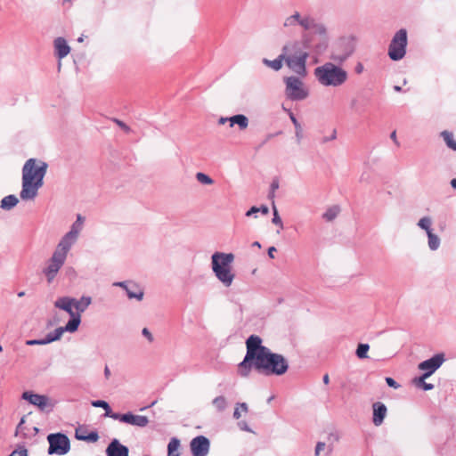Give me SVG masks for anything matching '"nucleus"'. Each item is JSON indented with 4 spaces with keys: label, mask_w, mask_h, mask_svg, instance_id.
<instances>
[{
    "label": "nucleus",
    "mask_w": 456,
    "mask_h": 456,
    "mask_svg": "<svg viewBox=\"0 0 456 456\" xmlns=\"http://www.w3.org/2000/svg\"><path fill=\"white\" fill-rule=\"evenodd\" d=\"M83 216L81 215H77V219L71 224L69 231L61 237L53 251L67 259L69 250L77 241L78 236L83 229Z\"/></svg>",
    "instance_id": "nucleus-6"
},
{
    "label": "nucleus",
    "mask_w": 456,
    "mask_h": 456,
    "mask_svg": "<svg viewBox=\"0 0 456 456\" xmlns=\"http://www.w3.org/2000/svg\"><path fill=\"white\" fill-rule=\"evenodd\" d=\"M26 344L28 345V346H43V345H45L44 338L27 340Z\"/></svg>",
    "instance_id": "nucleus-45"
},
{
    "label": "nucleus",
    "mask_w": 456,
    "mask_h": 456,
    "mask_svg": "<svg viewBox=\"0 0 456 456\" xmlns=\"http://www.w3.org/2000/svg\"><path fill=\"white\" fill-rule=\"evenodd\" d=\"M213 273L218 281H220L225 288L231 287L235 279V273L232 270V266L221 269L219 271L214 272Z\"/></svg>",
    "instance_id": "nucleus-22"
},
{
    "label": "nucleus",
    "mask_w": 456,
    "mask_h": 456,
    "mask_svg": "<svg viewBox=\"0 0 456 456\" xmlns=\"http://www.w3.org/2000/svg\"><path fill=\"white\" fill-rule=\"evenodd\" d=\"M274 252H276V248L272 246L268 248V256L270 258H274Z\"/></svg>",
    "instance_id": "nucleus-55"
},
{
    "label": "nucleus",
    "mask_w": 456,
    "mask_h": 456,
    "mask_svg": "<svg viewBox=\"0 0 456 456\" xmlns=\"http://www.w3.org/2000/svg\"><path fill=\"white\" fill-rule=\"evenodd\" d=\"M258 211L263 215H267L269 213V208L265 205H262L261 207H258Z\"/></svg>",
    "instance_id": "nucleus-54"
},
{
    "label": "nucleus",
    "mask_w": 456,
    "mask_h": 456,
    "mask_svg": "<svg viewBox=\"0 0 456 456\" xmlns=\"http://www.w3.org/2000/svg\"><path fill=\"white\" fill-rule=\"evenodd\" d=\"M226 122H229V118L221 117L218 120V124L224 125Z\"/></svg>",
    "instance_id": "nucleus-58"
},
{
    "label": "nucleus",
    "mask_w": 456,
    "mask_h": 456,
    "mask_svg": "<svg viewBox=\"0 0 456 456\" xmlns=\"http://www.w3.org/2000/svg\"><path fill=\"white\" fill-rule=\"evenodd\" d=\"M340 212L338 206H332L329 208L322 215V218L328 222L333 221Z\"/></svg>",
    "instance_id": "nucleus-33"
},
{
    "label": "nucleus",
    "mask_w": 456,
    "mask_h": 456,
    "mask_svg": "<svg viewBox=\"0 0 456 456\" xmlns=\"http://www.w3.org/2000/svg\"><path fill=\"white\" fill-rule=\"evenodd\" d=\"M433 220L430 216H425L421 217L418 223L417 226L425 231L428 236V246L431 251H436L440 248L441 239L437 234L434 232V229L432 228Z\"/></svg>",
    "instance_id": "nucleus-13"
},
{
    "label": "nucleus",
    "mask_w": 456,
    "mask_h": 456,
    "mask_svg": "<svg viewBox=\"0 0 456 456\" xmlns=\"http://www.w3.org/2000/svg\"><path fill=\"white\" fill-rule=\"evenodd\" d=\"M425 379H423L422 381H421L420 377H419V378L416 379L414 380V382H415L417 387H421L425 391L432 390L434 388V385L431 384V383L425 382Z\"/></svg>",
    "instance_id": "nucleus-40"
},
{
    "label": "nucleus",
    "mask_w": 456,
    "mask_h": 456,
    "mask_svg": "<svg viewBox=\"0 0 456 456\" xmlns=\"http://www.w3.org/2000/svg\"><path fill=\"white\" fill-rule=\"evenodd\" d=\"M253 247H257V248H261V244L258 242V241H255L253 244H252Z\"/></svg>",
    "instance_id": "nucleus-64"
},
{
    "label": "nucleus",
    "mask_w": 456,
    "mask_h": 456,
    "mask_svg": "<svg viewBox=\"0 0 456 456\" xmlns=\"http://www.w3.org/2000/svg\"><path fill=\"white\" fill-rule=\"evenodd\" d=\"M262 61L266 67L273 69L274 71H279L283 66V61H284L283 53L281 52V54L276 59H274L273 61L264 58Z\"/></svg>",
    "instance_id": "nucleus-30"
},
{
    "label": "nucleus",
    "mask_w": 456,
    "mask_h": 456,
    "mask_svg": "<svg viewBox=\"0 0 456 456\" xmlns=\"http://www.w3.org/2000/svg\"><path fill=\"white\" fill-rule=\"evenodd\" d=\"M372 409H373V418H372L373 424L376 427H379L383 423V421L387 416V406L381 402H376L372 404Z\"/></svg>",
    "instance_id": "nucleus-24"
},
{
    "label": "nucleus",
    "mask_w": 456,
    "mask_h": 456,
    "mask_svg": "<svg viewBox=\"0 0 456 456\" xmlns=\"http://www.w3.org/2000/svg\"><path fill=\"white\" fill-rule=\"evenodd\" d=\"M53 45H54L56 56L60 60L66 57L70 52V47L69 46L66 39L63 37H57L54 40Z\"/></svg>",
    "instance_id": "nucleus-25"
},
{
    "label": "nucleus",
    "mask_w": 456,
    "mask_h": 456,
    "mask_svg": "<svg viewBox=\"0 0 456 456\" xmlns=\"http://www.w3.org/2000/svg\"><path fill=\"white\" fill-rule=\"evenodd\" d=\"M180 445V442L176 438H172L167 445L168 456H179L178 453L174 454L175 451H177Z\"/></svg>",
    "instance_id": "nucleus-37"
},
{
    "label": "nucleus",
    "mask_w": 456,
    "mask_h": 456,
    "mask_svg": "<svg viewBox=\"0 0 456 456\" xmlns=\"http://www.w3.org/2000/svg\"><path fill=\"white\" fill-rule=\"evenodd\" d=\"M297 26H300L305 30H310L315 26V21L309 15H302L300 12H295L285 18L281 28L285 32H291Z\"/></svg>",
    "instance_id": "nucleus-10"
},
{
    "label": "nucleus",
    "mask_w": 456,
    "mask_h": 456,
    "mask_svg": "<svg viewBox=\"0 0 456 456\" xmlns=\"http://www.w3.org/2000/svg\"><path fill=\"white\" fill-rule=\"evenodd\" d=\"M394 90H395V92H401V91H402V87H401V86H394Z\"/></svg>",
    "instance_id": "nucleus-63"
},
{
    "label": "nucleus",
    "mask_w": 456,
    "mask_h": 456,
    "mask_svg": "<svg viewBox=\"0 0 456 456\" xmlns=\"http://www.w3.org/2000/svg\"><path fill=\"white\" fill-rule=\"evenodd\" d=\"M328 439L332 442L329 445H326V444L324 442H318L316 444L315 450H314V455L315 456H319L321 454V452L322 451H324L325 449H327V454H330L332 452V451H333V444H332L338 440V436L337 435H334V434H330Z\"/></svg>",
    "instance_id": "nucleus-27"
},
{
    "label": "nucleus",
    "mask_w": 456,
    "mask_h": 456,
    "mask_svg": "<svg viewBox=\"0 0 456 456\" xmlns=\"http://www.w3.org/2000/svg\"><path fill=\"white\" fill-rule=\"evenodd\" d=\"M445 361L444 354H436L431 358L421 362L418 368L420 370L425 371L422 376H420V379H428L430 377L437 369L441 367V365Z\"/></svg>",
    "instance_id": "nucleus-15"
},
{
    "label": "nucleus",
    "mask_w": 456,
    "mask_h": 456,
    "mask_svg": "<svg viewBox=\"0 0 456 456\" xmlns=\"http://www.w3.org/2000/svg\"><path fill=\"white\" fill-rule=\"evenodd\" d=\"M390 138L394 141V142L396 144V146H399V142L397 141L396 132L395 131H393L391 133Z\"/></svg>",
    "instance_id": "nucleus-57"
},
{
    "label": "nucleus",
    "mask_w": 456,
    "mask_h": 456,
    "mask_svg": "<svg viewBox=\"0 0 456 456\" xmlns=\"http://www.w3.org/2000/svg\"><path fill=\"white\" fill-rule=\"evenodd\" d=\"M285 94L291 101H303L309 95L304 82L297 77L290 76L284 78Z\"/></svg>",
    "instance_id": "nucleus-7"
},
{
    "label": "nucleus",
    "mask_w": 456,
    "mask_h": 456,
    "mask_svg": "<svg viewBox=\"0 0 456 456\" xmlns=\"http://www.w3.org/2000/svg\"><path fill=\"white\" fill-rule=\"evenodd\" d=\"M21 399L37 406L41 411H50L53 409L55 403L48 395L36 394L32 391H25L21 395Z\"/></svg>",
    "instance_id": "nucleus-12"
},
{
    "label": "nucleus",
    "mask_w": 456,
    "mask_h": 456,
    "mask_svg": "<svg viewBox=\"0 0 456 456\" xmlns=\"http://www.w3.org/2000/svg\"><path fill=\"white\" fill-rule=\"evenodd\" d=\"M301 132H302V130L301 131L296 130V136L297 137L298 141L301 138Z\"/></svg>",
    "instance_id": "nucleus-62"
},
{
    "label": "nucleus",
    "mask_w": 456,
    "mask_h": 456,
    "mask_svg": "<svg viewBox=\"0 0 456 456\" xmlns=\"http://www.w3.org/2000/svg\"><path fill=\"white\" fill-rule=\"evenodd\" d=\"M114 122L121 128L123 129L125 132L126 133H129L130 132V127L125 124L123 121L119 120V119H114Z\"/></svg>",
    "instance_id": "nucleus-47"
},
{
    "label": "nucleus",
    "mask_w": 456,
    "mask_h": 456,
    "mask_svg": "<svg viewBox=\"0 0 456 456\" xmlns=\"http://www.w3.org/2000/svg\"><path fill=\"white\" fill-rule=\"evenodd\" d=\"M212 404L218 411H223L227 406V401L224 396L220 395L214 398Z\"/></svg>",
    "instance_id": "nucleus-35"
},
{
    "label": "nucleus",
    "mask_w": 456,
    "mask_h": 456,
    "mask_svg": "<svg viewBox=\"0 0 456 456\" xmlns=\"http://www.w3.org/2000/svg\"><path fill=\"white\" fill-rule=\"evenodd\" d=\"M234 255L232 253H224L216 251L211 256V269L212 272H216L221 269L232 266L234 261Z\"/></svg>",
    "instance_id": "nucleus-17"
},
{
    "label": "nucleus",
    "mask_w": 456,
    "mask_h": 456,
    "mask_svg": "<svg viewBox=\"0 0 456 456\" xmlns=\"http://www.w3.org/2000/svg\"><path fill=\"white\" fill-rule=\"evenodd\" d=\"M49 443L48 454L64 455L70 450L69 437L61 433L50 434L47 436Z\"/></svg>",
    "instance_id": "nucleus-11"
},
{
    "label": "nucleus",
    "mask_w": 456,
    "mask_h": 456,
    "mask_svg": "<svg viewBox=\"0 0 456 456\" xmlns=\"http://www.w3.org/2000/svg\"><path fill=\"white\" fill-rule=\"evenodd\" d=\"M322 380H323V383H324V384H329V382H330V377H329V375H328V374H325V375L323 376V378H322Z\"/></svg>",
    "instance_id": "nucleus-60"
},
{
    "label": "nucleus",
    "mask_w": 456,
    "mask_h": 456,
    "mask_svg": "<svg viewBox=\"0 0 456 456\" xmlns=\"http://www.w3.org/2000/svg\"><path fill=\"white\" fill-rule=\"evenodd\" d=\"M258 207H252L246 212V216H252L253 215L258 213Z\"/></svg>",
    "instance_id": "nucleus-52"
},
{
    "label": "nucleus",
    "mask_w": 456,
    "mask_h": 456,
    "mask_svg": "<svg viewBox=\"0 0 456 456\" xmlns=\"http://www.w3.org/2000/svg\"><path fill=\"white\" fill-rule=\"evenodd\" d=\"M74 304V297H59L54 302V306L56 308H59L61 310L65 311L69 315V320L68 322L75 321L77 323V328L79 327L81 323V316L78 314H75V311L73 310V305Z\"/></svg>",
    "instance_id": "nucleus-18"
},
{
    "label": "nucleus",
    "mask_w": 456,
    "mask_h": 456,
    "mask_svg": "<svg viewBox=\"0 0 456 456\" xmlns=\"http://www.w3.org/2000/svg\"><path fill=\"white\" fill-rule=\"evenodd\" d=\"M105 452L107 456H129L128 448L116 438L109 444Z\"/></svg>",
    "instance_id": "nucleus-23"
},
{
    "label": "nucleus",
    "mask_w": 456,
    "mask_h": 456,
    "mask_svg": "<svg viewBox=\"0 0 456 456\" xmlns=\"http://www.w3.org/2000/svg\"><path fill=\"white\" fill-rule=\"evenodd\" d=\"M19 202L18 198L15 195H8L2 199L0 207L4 210H11Z\"/></svg>",
    "instance_id": "nucleus-31"
},
{
    "label": "nucleus",
    "mask_w": 456,
    "mask_h": 456,
    "mask_svg": "<svg viewBox=\"0 0 456 456\" xmlns=\"http://www.w3.org/2000/svg\"><path fill=\"white\" fill-rule=\"evenodd\" d=\"M407 44V31L405 28H401L394 35L388 45L389 58L395 61L402 60L406 54Z\"/></svg>",
    "instance_id": "nucleus-8"
},
{
    "label": "nucleus",
    "mask_w": 456,
    "mask_h": 456,
    "mask_svg": "<svg viewBox=\"0 0 456 456\" xmlns=\"http://www.w3.org/2000/svg\"><path fill=\"white\" fill-rule=\"evenodd\" d=\"M278 188H279V181H278V179H273L271 183V186H270V192L268 194L269 199L273 200L275 191L278 190Z\"/></svg>",
    "instance_id": "nucleus-42"
},
{
    "label": "nucleus",
    "mask_w": 456,
    "mask_h": 456,
    "mask_svg": "<svg viewBox=\"0 0 456 456\" xmlns=\"http://www.w3.org/2000/svg\"><path fill=\"white\" fill-rule=\"evenodd\" d=\"M76 438L81 441L95 443L99 439V435L96 431H91L87 434L86 430L77 429Z\"/></svg>",
    "instance_id": "nucleus-29"
},
{
    "label": "nucleus",
    "mask_w": 456,
    "mask_h": 456,
    "mask_svg": "<svg viewBox=\"0 0 456 456\" xmlns=\"http://www.w3.org/2000/svg\"><path fill=\"white\" fill-rule=\"evenodd\" d=\"M337 138V131L334 129L330 134V136H328V137H323L322 142L323 143L329 142V141H332V140H335Z\"/></svg>",
    "instance_id": "nucleus-50"
},
{
    "label": "nucleus",
    "mask_w": 456,
    "mask_h": 456,
    "mask_svg": "<svg viewBox=\"0 0 456 456\" xmlns=\"http://www.w3.org/2000/svg\"><path fill=\"white\" fill-rule=\"evenodd\" d=\"M110 374L111 373H110V370L109 367L106 366L105 369H104V376H105V378L109 379L110 377Z\"/></svg>",
    "instance_id": "nucleus-59"
},
{
    "label": "nucleus",
    "mask_w": 456,
    "mask_h": 456,
    "mask_svg": "<svg viewBox=\"0 0 456 456\" xmlns=\"http://www.w3.org/2000/svg\"><path fill=\"white\" fill-rule=\"evenodd\" d=\"M284 62L287 67L300 77H305L307 74L306 61L310 53L305 51L303 44L298 40L288 41L282 46Z\"/></svg>",
    "instance_id": "nucleus-3"
},
{
    "label": "nucleus",
    "mask_w": 456,
    "mask_h": 456,
    "mask_svg": "<svg viewBox=\"0 0 456 456\" xmlns=\"http://www.w3.org/2000/svg\"><path fill=\"white\" fill-rule=\"evenodd\" d=\"M450 183H451V186H452L453 189H455V190H456V178L452 179V180H451V182H450Z\"/></svg>",
    "instance_id": "nucleus-61"
},
{
    "label": "nucleus",
    "mask_w": 456,
    "mask_h": 456,
    "mask_svg": "<svg viewBox=\"0 0 456 456\" xmlns=\"http://www.w3.org/2000/svg\"><path fill=\"white\" fill-rule=\"evenodd\" d=\"M240 408L244 411V412H247L248 411V404L246 403H237V406L233 411V418L235 419H239L241 416L240 414Z\"/></svg>",
    "instance_id": "nucleus-41"
},
{
    "label": "nucleus",
    "mask_w": 456,
    "mask_h": 456,
    "mask_svg": "<svg viewBox=\"0 0 456 456\" xmlns=\"http://www.w3.org/2000/svg\"><path fill=\"white\" fill-rule=\"evenodd\" d=\"M312 29L314 31L304 37L303 40L300 42L303 44V47L305 51L314 55H320L328 47L326 28L322 24L315 23V26Z\"/></svg>",
    "instance_id": "nucleus-5"
},
{
    "label": "nucleus",
    "mask_w": 456,
    "mask_h": 456,
    "mask_svg": "<svg viewBox=\"0 0 456 456\" xmlns=\"http://www.w3.org/2000/svg\"><path fill=\"white\" fill-rule=\"evenodd\" d=\"M238 426L241 430H244L247 432H251L250 428L248 426V424L245 421H240L238 423Z\"/></svg>",
    "instance_id": "nucleus-51"
},
{
    "label": "nucleus",
    "mask_w": 456,
    "mask_h": 456,
    "mask_svg": "<svg viewBox=\"0 0 456 456\" xmlns=\"http://www.w3.org/2000/svg\"><path fill=\"white\" fill-rule=\"evenodd\" d=\"M77 330V323L75 321L68 322L64 327H59L53 332L48 333L45 338V345L60 340L64 332L73 333Z\"/></svg>",
    "instance_id": "nucleus-20"
},
{
    "label": "nucleus",
    "mask_w": 456,
    "mask_h": 456,
    "mask_svg": "<svg viewBox=\"0 0 456 456\" xmlns=\"http://www.w3.org/2000/svg\"><path fill=\"white\" fill-rule=\"evenodd\" d=\"M318 83L325 87H339L348 79L347 71L334 61H326L314 70Z\"/></svg>",
    "instance_id": "nucleus-4"
},
{
    "label": "nucleus",
    "mask_w": 456,
    "mask_h": 456,
    "mask_svg": "<svg viewBox=\"0 0 456 456\" xmlns=\"http://www.w3.org/2000/svg\"><path fill=\"white\" fill-rule=\"evenodd\" d=\"M92 304V297L89 296H82L79 299L74 297L73 308L76 309L75 314L81 315L88 306Z\"/></svg>",
    "instance_id": "nucleus-26"
},
{
    "label": "nucleus",
    "mask_w": 456,
    "mask_h": 456,
    "mask_svg": "<svg viewBox=\"0 0 456 456\" xmlns=\"http://www.w3.org/2000/svg\"><path fill=\"white\" fill-rule=\"evenodd\" d=\"M247 353L243 361L239 364V374L248 377L251 368L266 375L281 376L289 369L288 361L280 354L273 353L262 345V339L256 335H251L246 341Z\"/></svg>",
    "instance_id": "nucleus-1"
},
{
    "label": "nucleus",
    "mask_w": 456,
    "mask_h": 456,
    "mask_svg": "<svg viewBox=\"0 0 456 456\" xmlns=\"http://www.w3.org/2000/svg\"><path fill=\"white\" fill-rule=\"evenodd\" d=\"M112 285L114 287H119L123 289L129 299H136L137 301H142L143 299V289L137 282L134 281L129 280L124 281H116Z\"/></svg>",
    "instance_id": "nucleus-16"
},
{
    "label": "nucleus",
    "mask_w": 456,
    "mask_h": 456,
    "mask_svg": "<svg viewBox=\"0 0 456 456\" xmlns=\"http://www.w3.org/2000/svg\"><path fill=\"white\" fill-rule=\"evenodd\" d=\"M25 416H23L21 419H20V423L18 424L17 428H16V431H15V436H17L19 435V433L22 432L23 430V424L25 423Z\"/></svg>",
    "instance_id": "nucleus-49"
},
{
    "label": "nucleus",
    "mask_w": 456,
    "mask_h": 456,
    "mask_svg": "<svg viewBox=\"0 0 456 456\" xmlns=\"http://www.w3.org/2000/svg\"><path fill=\"white\" fill-rule=\"evenodd\" d=\"M142 334L143 337H145L149 342H152L153 341V336L152 334L151 333V331L149 330V329L147 328H143L142 330Z\"/></svg>",
    "instance_id": "nucleus-48"
},
{
    "label": "nucleus",
    "mask_w": 456,
    "mask_h": 456,
    "mask_svg": "<svg viewBox=\"0 0 456 456\" xmlns=\"http://www.w3.org/2000/svg\"><path fill=\"white\" fill-rule=\"evenodd\" d=\"M287 111L289 113V118H290L291 122L295 126L296 130L301 131V125L297 121V119L295 117V115L290 110H287Z\"/></svg>",
    "instance_id": "nucleus-44"
},
{
    "label": "nucleus",
    "mask_w": 456,
    "mask_h": 456,
    "mask_svg": "<svg viewBox=\"0 0 456 456\" xmlns=\"http://www.w3.org/2000/svg\"><path fill=\"white\" fill-rule=\"evenodd\" d=\"M370 180V175L367 174V173H362L360 176V181L361 182H369Z\"/></svg>",
    "instance_id": "nucleus-56"
},
{
    "label": "nucleus",
    "mask_w": 456,
    "mask_h": 456,
    "mask_svg": "<svg viewBox=\"0 0 456 456\" xmlns=\"http://www.w3.org/2000/svg\"><path fill=\"white\" fill-rule=\"evenodd\" d=\"M441 136L443 137L446 146L452 151H456V141L453 138V134L447 130L441 132Z\"/></svg>",
    "instance_id": "nucleus-32"
},
{
    "label": "nucleus",
    "mask_w": 456,
    "mask_h": 456,
    "mask_svg": "<svg viewBox=\"0 0 456 456\" xmlns=\"http://www.w3.org/2000/svg\"><path fill=\"white\" fill-rule=\"evenodd\" d=\"M192 456H206L209 452V440L204 436L193 438L190 444Z\"/></svg>",
    "instance_id": "nucleus-21"
},
{
    "label": "nucleus",
    "mask_w": 456,
    "mask_h": 456,
    "mask_svg": "<svg viewBox=\"0 0 456 456\" xmlns=\"http://www.w3.org/2000/svg\"><path fill=\"white\" fill-rule=\"evenodd\" d=\"M386 382H387V386L390 387H393L395 389L400 387V385L394 379H392L390 377L386 378Z\"/></svg>",
    "instance_id": "nucleus-46"
},
{
    "label": "nucleus",
    "mask_w": 456,
    "mask_h": 456,
    "mask_svg": "<svg viewBox=\"0 0 456 456\" xmlns=\"http://www.w3.org/2000/svg\"><path fill=\"white\" fill-rule=\"evenodd\" d=\"M273 216L272 219V223L275 225H278L280 230L283 229V223L281 221V218L279 216L278 210L276 208V206L274 202H273Z\"/></svg>",
    "instance_id": "nucleus-39"
},
{
    "label": "nucleus",
    "mask_w": 456,
    "mask_h": 456,
    "mask_svg": "<svg viewBox=\"0 0 456 456\" xmlns=\"http://www.w3.org/2000/svg\"><path fill=\"white\" fill-rule=\"evenodd\" d=\"M48 165L37 159H28L22 167V186L20 197L22 200H33L38 194V190L44 184V177Z\"/></svg>",
    "instance_id": "nucleus-2"
},
{
    "label": "nucleus",
    "mask_w": 456,
    "mask_h": 456,
    "mask_svg": "<svg viewBox=\"0 0 456 456\" xmlns=\"http://www.w3.org/2000/svg\"><path fill=\"white\" fill-rule=\"evenodd\" d=\"M92 405L97 408H102L105 410V416L111 418V415L117 414L112 412L109 403L103 400H96L92 402Z\"/></svg>",
    "instance_id": "nucleus-34"
},
{
    "label": "nucleus",
    "mask_w": 456,
    "mask_h": 456,
    "mask_svg": "<svg viewBox=\"0 0 456 456\" xmlns=\"http://www.w3.org/2000/svg\"><path fill=\"white\" fill-rule=\"evenodd\" d=\"M230 126L237 125L240 130H244L248 126V118L243 114H237L229 117Z\"/></svg>",
    "instance_id": "nucleus-28"
},
{
    "label": "nucleus",
    "mask_w": 456,
    "mask_h": 456,
    "mask_svg": "<svg viewBox=\"0 0 456 456\" xmlns=\"http://www.w3.org/2000/svg\"><path fill=\"white\" fill-rule=\"evenodd\" d=\"M354 46L350 38H341L335 45L330 54V60L338 65H342L353 54Z\"/></svg>",
    "instance_id": "nucleus-9"
},
{
    "label": "nucleus",
    "mask_w": 456,
    "mask_h": 456,
    "mask_svg": "<svg viewBox=\"0 0 456 456\" xmlns=\"http://www.w3.org/2000/svg\"><path fill=\"white\" fill-rule=\"evenodd\" d=\"M196 179L202 184L210 185L214 183V180L209 175L201 172L196 174Z\"/></svg>",
    "instance_id": "nucleus-38"
},
{
    "label": "nucleus",
    "mask_w": 456,
    "mask_h": 456,
    "mask_svg": "<svg viewBox=\"0 0 456 456\" xmlns=\"http://www.w3.org/2000/svg\"><path fill=\"white\" fill-rule=\"evenodd\" d=\"M363 69H364V67H363L362 63H361V62H358L354 68V70L357 74L362 73Z\"/></svg>",
    "instance_id": "nucleus-53"
},
{
    "label": "nucleus",
    "mask_w": 456,
    "mask_h": 456,
    "mask_svg": "<svg viewBox=\"0 0 456 456\" xmlns=\"http://www.w3.org/2000/svg\"><path fill=\"white\" fill-rule=\"evenodd\" d=\"M369 349L370 346L368 344H359L355 352L356 356L360 359L367 358Z\"/></svg>",
    "instance_id": "nucleus-36"
},
{
    "label": "nucleus",
    "mask_w": 456,
    "mask_h": 456,
    "mask_svg": "<svg viewBox=\"0 0 456 456\" xmlns=\"http://www.w3.org/2000/svg\"><path fill=\"white\" fill-rule=\"evenodd\" d=\"M65 262V257L54 251L53 252L52 256L46 262V265L42 271L48 283H52L53 281Z\"/></svg>",
    "instance_id": "nucleus-14"
},
{
    "label": "nucleus",
    "mask_w": 456,
    "mask_h": 456,
    "mask_svg": "<svg viewBox=\"0 0 456 456\" xmlns=\"http://www.w3.org/2000/svg\"><path fill=\"white\" fill-rule=\"evenodd\" d=\"M111 419L139 428H144L149 424V419L146 416L135 415L132 412L113 414Z\"/></svg>",
    "instance_id": "nucleus-19"
},
{
    "label": "nucleus",
    "mask_w": 456,
    "mask_h": 456,
    "mask_svg": "<svg viewBox=\"0 0 456 456\" xmlns=\"http://www.w3.org/2000/svg\"><path fill=\"white\" fill-rule=\"evenodd\" d=\"M9 456H28V451L24 446L14 450Z\"/></svg>",
    "instance_id": "nucleus-43"
}]
</instances>
